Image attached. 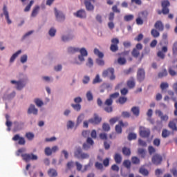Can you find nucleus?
I'll use <instances>...</instances> for the list:
<instances>
[{
    "label": "nucleus",
    "mask_w": 177,
    "mask_h": 177,
    "mask_svg": "<svg viewBox=\"0 0 177 177\" xmlns=\"http://www.w3.org/2000/svg\"><path fill=\"white\" fill-rule=\"evenodd\" d=\"M35 103L38 107H41V106H44V102L39 99H35Z\"/></svg>",
    "instance_id": "nucleus-50"
},
{
    "label": "nucleus",
    "mask_w": 177,
    "mask_h": 177,
    "mask_svg": "<svg viewBox=\"0 0 177 177\" xmlns=\"http://www.w3.org/2000/svg\"><path fill=\"white\" fill-rule=\"evenodd\" d=\"M102 129L105 132H109V131H110V124H109L108 123H104L102 124Z\"/></svg>",
    "instance_id": "nucleus-43"
},
{
    "label": "nucleus",
    "mask_w": 177,
    "mask_h": 177,
    "mask_svg": "<svg viewBox=\"0 0 177 177\" xmlns=\"http://www.w3.org/2000/svg\"><path fill=\"white\" fill-rule=\"evenodd\" d=\"M48 174L50 177L57 176V171L55 169H50L48 171Z\"/></svg>",
    "instance_id": "nucleus-24"
},
{
    "label": "nucleus",
    "mask_w": 177,
    "mask_h": 177,
    "mask_svg": "<svg viewBox=\"0 0 177 177\" xmlns=\"http://www.w3.org/2000/svg\"><path fill=\"white\" fill-rule=\"evenodd\" d=\"M169 136V131L167 129H163L162 131V137L165 138Z\"/></svg>",
    "instance_id": "nucleus-48"
},
{
    "label": "nucleus",
    "mask_w": 177,
    "mask_h": 177,
    "mask_svg": "<svg viewBox=\"0 0 177 177\" xmlns=\"http://www.w3.org/2000/svg\"><path fill=\"white\" fill-rule=\"evenodd\" d=\"M68 53H75L76 52H80V55L78 56V59L80 62H85V58L88 56V51L85 48H82L80 50L78 48L69 47L68 48Z\"/></svg>",
    "instance_id": "nucleus-1"
},
{
    "label": "nucleus",
    "mask_w": 177,
    "mask_h": 177,
    "mask_svg": "<svg viewBox=\"0 0 177 177\" xmlns=\"http://www.w3.org/2000/svg\"><path fill=\"white\" fill-rule=\"evenodd\" d=\"M11 84H16L18 91H21V88L26 86V84L23 83L21 81L16 82L15 80H11Z\"/></svg>",
    "instance_id": "nucleus-17"
},
{
    "label": "nucleus",
    "mask_w": 177,
    "mask_h": 177,
    "mask_svg": "<svg viewBox=\"0 0 177 177\" xmlns=\"http://www.w3.org/2000/svg\"><path fill=\"white\" fill-rule=\"evenodd\" d=\"M122 117H123V118H129L131 117V113L128 111H123L122 113Z\"/></svg>",
    "instance_id": "nucleus-57"
},
{
    "label": "nucleus",
    "mask_w": 177,
    "mask_h": 177,
    "mask_svg": "<svg viewBox=\"0 0 177 177\" xmlns=\"http://www.w3.org/2000/svg\"><path fill=\"white\" fill-rule=\"evenodd\" d=\"M3 14H1V17H3L4 15L8 24H12V20H10V18H9V12H8V7H6V5L3 6Z\"/></svg>",
    "instance_id": "nucleus-12"
},
{
    "label": "nucleus",
    "mask_w": 177,
    "mask_h": 177,
    "mask_svg": "<svg viewBox=\"0 0 177 177\" xmlns=\"http://www.w3.org/2000/svg\"><path fill=\"white\" fill-rule=\"evenodd\" d=\"M160 145H161V140L158 138H156L153 140V145L156 147H160Z\"/></svg>",
    "instance_id": "nucleus-56"
},
{
    "label": "nucleus",
    "mask_w": 177,
    "mask_h": 177,
    "mask_svg": "<svg viewBox=\"0 0 177 177\" xmlns=\"http://www.w3.org/2000/svg\"><path fill=\"white\" fill-rule=\"evenodd\" d=\"M140 135L142 138H149L150 136V129H146L145 127H140Z\"/></svg>",
    "instance_id": "nucleus-11"
},
{
    "label": "nucleus",
    "mask_w": 177,
    "mask_h": 177,
    "mask_svg": "<svg viewBox=\"0 0 177 177\" xmlns=\"http://www.w3.org/2000/svg\"><path fill=\"white\" fill-rule=\"evenodd\" d=\"M34 5V0H31L29 3V4L27 5V6L24 9V12H30V10L31 9V6Z\"/></svg>",
    "instance_id": "nucleus-37"
},
{
    "label": "nucleus",
    "mask_w": 177,
    "mask_h": 177,
    "mask_svg": "<svg viewBox=\"0 0 177 177\" xmlns=\"http://www.w3.org/2000/svg\"><path fill=\"white\" fill-rule=\"evenodd\" d=\"M131 55L132 56H133V57H139V55H140V52H139V50L136 48H133L131 52Z\"/></svg>",
    "instance_id": "nucleus-34"
},
{
    "label": "nucleus",
    "mask_w": 177,
    "mask_h": 177,
    "mask_svg": "<svg viewBox=\"0 0 177 177\" xmlns=\"http://www.w3.org/2000/svg\"><path fill=\"white\" fill-rule=\"evenodd\" d=\"M44 153L46 156H52V149H50L49 147H46Z\"/></svg>",
    "instance_id": "nucleus-49"
},
{
    "label": "nucleus",
    "mask_w": 177,
    "mask_h": 177,
    "mask_svg": "<svg viewBox=\"0 0 177 177\" xmlns=\"http://www.w3.org/2000/svg\"><path fill=\"white\" fill-rule=\"evenodd\" d=\"M28 114H35V115H37L38 114V109H36L35 105L31 104L28 109Z\"/></svg>",
    "instance_id": "nucleus-19"
},
{
    "label": "nucleus",
    "mask_w": 177,
    "mask_h": 177,
    "mask_svg": "<svg viewBox=\"0 0 177 177\" xmlns=\"http://www.w3.org/2000/svg\"><path fill=\"white\" fill-rule=\"evenodd\" d=\"M123 165L124 167H125V168H127V169H129L131 168V161L128 160H124Z\"/></svg>",
    "instance_id": "nucleus-47"
},
{
    "label": "nucleus",
    "mask_w": 177,
    "mask_h": 177,
    "mask_svg": "<svg viewBox=\"0 0 177 177\" xmlns=\"http://www.w3.org/2000/svg\"><path fill=\"white\" fill-rule=\"evenodd\" d=\"M124 21H131L133 20V15H125L124 17Z\"/></svg>",
    "instance_id": "nucleus-46"
},
{
    "label": "nucleus",
    "mask_w": 177,
    "mask_h": 177,
    "mask_svg": "<svg viewBox=\"0 0 177 177\" xmlns=\"http://www.w3.org/2000/svg\"><path fill=\"white\" fill-rule=\"evenodd\" d=\"M94 55L97 56L99 59H96V63L98 64V66H104V61L102 59L103 57H104V54L103 53L100 52L99 49L95 48L94 49Z\"/></svg>",
    "instance_id": "nucleus-3"
},
{
    "label": "nucleus",
    "mask_w": 177,
    "mask_h": 177,
    "mask_svg": "<svg viewBox=\"0 0 177 177\" xmlns=\"http://www.w3.org/2000/svg\"><path fill=\"white\" fill-rule=\"evenodd\" d=\"M158 75L159 78H162L163 77H167L168 75V72L167 71V69H164L160 72Z\"/></svg>",
    "instance_id": "nucleus-33"
},
{
    "label": "nucleus",
    "mask_w": 177,
    "mask_h": 177,
    "mask_svg": "<svg viewBox=\"0 0 177 177\" xmlns=\"http://www.w3.org/2000/svg\"><path fill=\"white\" fill-rule=\"evenodd\" d=\"M99 136H100V139H101V140H107V133H100Z\"/></svg>",
    "instance_id": "nucleus-53"
},
{
    "label": "nucleus",
    "mask_w": 177,
    "mask_h": 177,
    "mask_svg": "<svg viewBox=\"0 0 177 177\" xmlns=\"http://www.w3.org/2000/svg\"><path fill=\"white\" fill-rule=\"evenodd\" d=\"M169 128L173 131H177V119H174L169 122Z\"/></svg>",
    "instance_id": "nucleus-18"
},
{
    "label": "nucleus",
    "mask_w": 177,
    "mask_h": 177,
    "mask_svg": "<svg viewBox=\"0 0 177 177\" xmlns=\"http://www.w3.org/2000/svg\"><path fill=\"white\" fill-rule=\"evenodd\" d=\"M74 156L79 160H88L89 158V153H83L81 147H77L74 151Z\"/></svg>",
    "instance_id": "nucleus-2"
},
{
    "label": "nucleus",
    "mask_w": 177,
    "mask_h": 177,
    "mask_svg": "<svg viewBox=\"0 0 177 177\" xmlns=\"http://www.w3.org/2000/svg\"><path fill=\"white\" fill-rule=\"evenodd\" d=\"M127 100H128V98L126 97H120L118 99V103H120V104H124V103H127Z\"/></svg>",
    "instance_id": "nucleus-41"
},
{
    "label": "nucleus",
    "mask_w": 177,
    "mask_h": 177,
    "mask_svg": "<svg viewBox=\"0 0 177 177\" xmlns=\"http://www.w3.org/2000/svg\"><path fill=\"white\" fill-rule=\"evenodd\" d=\"M118 63L120 64V66H124V64L127 63V59L124 57H119L118 59Z\"/></svg>",
    "instance_id": "nucleus-38"
},
{
    "label": "nucleus",
    "mask_w": 177,
    "mask_h": 177,
    "mask_svg": "<svg viewBox=\"0 0 177 177\" xmlns=\"http://www.w3.org/2000/svg\"><path fill=\"white\" fill-rule=\"evenodd\" d=\"M48 34L50 37H55V35H56V29L50 28L48 32Z\"/></svg>",
    "instance_id": "nucleus-59"
},
{
    "label": "nucleus",
    "mask_w": 177,
    "mask_h": 177,
    "mask_svg": "<svg viewBox=\"0 0 177 177\" xmlns=\"http://www.w3.org/2000/svg\"><path fill=\"white\" fill-rule=\"evenodd\" d=\"M102 82V79L99 75H96L95 77L93 80V84H99Z\"/></svg>",
    "instance_id": "nucleus-42"
},
{
    "label": "nucleus",
    "mask_w": 177,
    "mask_h": 177,
    "mask_svg": "<svg viewBox=\"0 0 177 177\" xmlns=\"http://www.w3.org/2000/svg\"><path fill=\"white\" fill-rule=\"evenodd\" d=\"M151 162L154 165H160L162 162V156L158 153H156L153 156Z\"/></svg>",
    "instance_id": "nucleus-8"
},
{
    "label": "nucleus",
    "mask_w": 177,
    "mask_h": 177,
    "mask_svg": "<svg viewBox=\"0 0 177 177\" xmlns=\"http://www.w3.org/2000/svg\"><path fill=\"white\" fill-rule=\"evenodd\" d=\"M162 8H168V6H170L171 3H169V1L168 0H164L161 3Z\"/></svg>",
    "instance_id": "nucleus-44"
},
{
    "label": "nucleus",
    "mask_w": 177,
    "mask_h": 177,
    "mask_svg": "<svg viewBox=\"0 0 177 177\" xmlns=\"http://www.w3.org/2000/svg\"><path fill=\"white\" fill-rule=\"evenodd\" d=\"M168 71H169V74L171 77H175V75H177L176 71H175V66H170V67H169Z\"/></svg>",
    "instance_id": "nucleus-23"
},
{
    "label": "nucleus",
    "mask_w": 177,
    "mask_h": 177,
    "mask_svg": "<svg viewBox=\"0 0 177 177\" xmlns=\"http://www.w3.org/2000/svg\"><path fill=\"white\" fill-rule=\"evenodd\" d=\"M138 145L141 146V147H147V142L140 138L138 139Z\"/></svg>",
    "instance_id": "nucleus-36"
},
{
    "label": "nucleus",
    "mask_w": 177,
    "mask_h": 177,
    "mask_svg": "<svg viewBox=\"0 0 177 177\" xmlns=\"http://www.w3.org/2000/svg\"><path fill=\"white\" fill-rule=\"evenodd\" d=\"M88 122L93 125H99L102 122V118L95 113L93 118L88 120Z\"/></svg>",
    "instance_id": "nucleus-9"
},
{
    "label": "nucleus",
    "mask_w": 177,
    "mask_h": 177,
    "mask_svg": "<svg viewBox=\"0 0 177 177\" xmlns=\"http://www.w3.org/2000/svg\"><path fill=\"white\" fill-rule=\"evenodd\" d=\"M136 138H137L136 133H129V136H128L129 140H135Z\"/></svg>",
    "instance_id": "nucleus-45"
},
{
    "label": "nucleus",
    "mask_w": 177,
    "mask_h": 177,
    "mask_svg": "<svg viewBox=\"0 0 177 177\" xmlns=\"http://www.w3.org/2000/svg\"><path fill=\"white\" fill-rule=\"evenodd\" d=\"M124 156H131V149L129 148H127L126 147H123L122 148V150Z\"/></svg>",
    "instance_id": "nucleus-31"
},
{
    "label": "nucleus",
    "mask_w": 177,
    "mask_h": 177,
    "mask_svg": "<svg viewBox=\"0 0 177 177\" xmlns=\"http://www.w3.org/2000/svg\"><path fill=\"white\" fill-rule=\"evenodd\" d=\"M135 85H136L135 80L131 79V80L127 81V86L130 89L135 88Z\"/></svg>",
    "instance_id": "nucleus-27"
},
{
    "label": "nucleus",
    "mask_w": 177,
    "mask_h": 177,
    "mask_svg": "<svg viewBox=\"0 0 177 177\" xmlns=\"http://www.w3.org/2000/svg\"><path fill=\"white\" fill-rule=\"evenodd\" d=\"M173 55H177V42L174 44V46H173Z\"/></svg>",
    "instance_id": "nucleus-64"
},
{
    "label": "nucleus",
    "mask_w": 177,
    "mask_h": 177,
    "mask_svg": "<svg viewBox=\"0 0 177 177\" xmlns=\"http://www.w3.org/2000/svg\"><path fill=\"white\" fill-rule=\"evenodd\" d=\"M38 12H39V6H35V8L32 11V14H31L32 17H37V15H38Z\"/></svg>",
    "instance_id": "nucleus-25"
},
{
    "label": "nucleus",
    "mask_w": 177,
    "mask_h": 177,
    "mask_svg": "<svg viewBox=\"0 0 177 177\" xmlns=\"http://www.w3.org/2000/svg\"><path fill=\"white\" fill-rule=\"evenodd\" d=\"M118 96H120V93H118V92L112 93V94L110 95L109 98H107L106 100H111L113 102V99H117V97H118Z\"/></svg>",
    "instance_id": "nucleus-30"
},
{
    "label": "nucleus",
    "mask_w": 177,
    "mask_h": 177,
    "mask_svg": "<svg viewBox=\"0 0 177 177\" xmlns=\"http://www.w3.org/2000/svg\"><path fill=\"white\" fill-rule=\"evenodd\" d=\"M147 16H149V12L147 11H142L138 14V17L141 19H147Z\"/></svg>",
    "instance_id": "nucleus-32"
},
{
    "label": "nucleus",
    "mask_w": 177,
    "mask_h": 177,
    "mask_svg": "<svg viewBox=\"0 0 177 177\" xmlns=\"http://www.w3.org/2000/svg\"><path fill=\"white\" fill-rule=\"evenodd\" d=\"M104 110L106 113H113V101L111 100H106L104 103Z\"/></svg>",
    "instance_id": "nucleus-7"
},
{
    "label": "nucleus",
    "mask_w": 177,
    "mask_h": 177,
    "mask_svg": "<svg viewBox=\"0 0 177 177\" xmlns=\"http://www.w3.org/2000/svg\"><path fill=\"white\" fill-rule=\"evenodd\" d=\"M102 77H104V78H106V77H109V80H111V81H113V80H115V75H114V68H109L108 69L104 71L102 73Z\"/></svg>",
    "instance_id": "nucleus-4"
},
{
    "label": "nucleus",
    "mask_w": 177,
    "mask_h": 177,
    "mask_svg": "<svg viewBox=\"0 0 177 177\" xmlns=\"http://www.w3.org/2000/svg\"><path fill=\"white\" fill-rule=\"evenodd\" d=\"M131 162L136 165L140 164V160L136 156H133L131 158Z\"/></svg>",
    "instance_id": "nucleus-39"
},
{
    "label": "nucleus",
    "mask_w": 177,
    "mask_h": 177,
    "mask_svg": "<svg viewBox=\"0 0 177 177\" xmlns=\"http://www.w3.org/2000/svg\"><path fill=\"white\" fill-rule=\"evenodd\" d=\"M114 160L116 164H121L122 161V156L120 153H115L114 156Z\"/></svg>",
    "instance_id": "nucleus-22"
},
{
    "label": "nucleus",
    "mask_w": 177,
    "mask_h": 177,
    "mask_svg": "<svg viewBox=\"0 0 177 177\" xmlns=\"http://www.w3.org/2000/svg\"><path fill=\"white\" fill-rule=\"evenodd\" d=\"M26 138H27L28 140H32L34 139V134L32 133H26Z\"/></svg>",
    "instance_id": "nucleus-55"
},
{
    "label": "nucleus",
    "mask_w": 177,
    "mask_h": 177,
    "mask_svg": "<svg viewBox=\"0 0 177 177\" xmlns=\"http://www.w3.org/2000/svg\"><path fill=\"white\" fill-rule=\"evenodd\" d=\"M121 127H122V126H121L120 124H117L115 126V131H116L117 133H122V128Z\"/></svg>",
    "instance_id": "nucleus-58"
},
{
    "label": "nucleus",
    "mask_w": 177,
    "mask_h": 177,
    "mask_svg": "<svg viewBox=\"0 0 177 177\" xmlns=\"http://www.w3.org/2000/svg\"><path fill=\"white\" fill-rule=\"evenodd\" d=\"M111 44L110 46L111 52L115 53L118 50V44H120V39L118 38H113L111 40Z\"/></svg>",
    "instance_id": "nucleus-5"
},
{
    "label": "nucleus",
    "mask_w": 177,
    "mask_h": 177,
    "mask_svg": "<svg viewBox=\"0 0 177 177\" xmlns=\"http://www.w3.org/2000/svg\"><path fill=\"white\" fill-rule=\"evenodd\" d=\"M95 167L96 169H100V170L103 169V164H102L99 162H96L95 163Z\"/></svg>",
    "instance_id": "nucleus-54"
},
{
    "label": "nucleus",
    "mask_w": 177,
    "mask_h": 177,
    "mask_svg": "<svg viewBox=\"0 0 177 177\" xmlns=\"http://www.w3.org/2000/svg\"><path fill=\"white\" fill-rule=\"evenodd\" d=\"M154 27L158 31H164V24L161 21H157L154 24Z\"/></svg>",
    "instance_id": "nucleus-15"
},
{
    "label": "nucleus",
    "mask_w": 177,
    "mask_h": 177,
    "mask_svg": "<svg viewBox=\"0 0 177 177\" xmlns=\"http://www.w3.org/2000/svg\"><path fill=\"white\" fill-rule=\"evenodd\" d=\"M20 53H21V50H19L15 53H14L12 56L10 57V63H13L16 57H17V56H19Z\"/></svg>",
    "instance_id": "nucleus-26"
},
{
    "label": "nucleus",
    "mask_w": 177,
    "mask_h": 177,
    "mask_svg": "<svg viewBox=\"0 0 177 177\" xmlns=\"http://www.w3.org/2000/svg\"><path fill=\"white\" fill-rule=\"evenodd\" d=\"M12 140H14V142H17V140H19L18 145H20L21 146L26 145V140L24 139V138L20 137L19 134L15 135L12 138Z\"/></svg>",
    "instance_id": "nucleus-13"
},
{
    "label": "nucleus",
    "mask_w": 177,
    "mask_h": 177,
    "mask_svg": "<svg viewBox=\"0 0 177 177\" xmlns=\"http://www.w3.org/2000/svg\"><path fill=\"white\" fill-rule=\"evenodd\" d=\"M151 35L153 38H158V37H160V32H158L157 29H152L151 30Z\"/></svg>",
    "instance_id": "nucleus-28"
},
{
    "label": "nucleus",
    "mask_w": 177,
    "mask_h": 177,
    "mask_svg": "<svg viewBox=\"0 0 177 177\" xmlns=\"http://www.w3.org/2000/svg\"><path fill=\"white\" fill-rule=\"evenodd\" d=\"M156 113L160 118L161 121H167L169 119L168 115H163L160 110L156 111Z\"/></svg>",
    "instance_id": "nucleus-21"
},
{
    "label": "nucleus",
    "mask_w": 177,
    "mask_h": 177,
    "mask_svg": "<svg viewBox=\"0 0 177 177\" xmlns=\"http://www.w3.org/2000/svg\"><path fill=\"white\" fill-rule=\"evenodd\" d=\"M72 38H73V35L62 36V41L64 42H67V41H71Z\"/></svg>",
    "instance_id": "nucleus-52"
},
{
    "label": "nucleus",
    "mask_w": 177,
    "mask_h": 177,
    "mask_svg": "<svg viewBox=\"0 0 177 177\" xmlns=\"http://www.w3.org/2000/svg\"><path fill=\"white\" fill-rule=\"evenodd\" d=\"M148 151L150 156H151L152 154H154V153H156V148L153 146H149L148 147Z\"/></svg>",
    "instance_id": "nucleus-51"
},
{
    "label": "nucleus",
    "mask_w": 177,
    "mask_h": 177,
    "mask_svg": "<svg viewBox=\"0 0 177 177\" xmlns=\"http://www.w3.org/2000/svg\"><path fill=\"white\" fill-rule=\"evenodd\" d=\"M158 57H160V59H165V54L162 53V51H158L157 53Z\"/></svg>",
    "instance_id": "nucleus-62"
},
{
    "label": "nucleus",
    "mask_w": 177,
    "mask_h": 177,
    "mask_svg": "<svg viewBox=\"0 0 177 177\" xmlns=\"http://www.w3.org/2000/svg\"><path fill=\"white\" fill-rule=\"evenodd\" d=\"M21 156L23 158V160L26 161V162H28V161L31 160L32 161L38 160V156L34 155L33 153H22Z\"/></svg>",
    "instance_id": "nucleus-6"
},
{
    "label": "nucleus",
    "mask_w": 177,
    "mask_h": 177,
    "mask_svg": "<svg viewBox=\"0 0 177 177\" xmlns=\"http://www.w3.org/2000/svg\"><path fill=\"white\" fill-rule=\"evenodd\" d=\"M139 172L144 176H147V175H149V171L145 167H140L139 169Z\"/></svg>",
    "instance_id": "nucleus-29"
},
{
    "label": "nucleus",
    "mask_w": 177,
    "mask_h": 177,
    "mask_svg": "<svg viewBox=\"0 0 177 177\" xmlns=\"http://www.w3.org/2000/svg\"><path fill=\"white\" fill-rule=\"evenodd\" d=\"M162 15H169V8H168V7H162Z\"/></svg>",
    "instance_id": "nucleus-60"
},
{
    "label": "nucleus",
    "mask_w": 177,
    "mask_h": 177,
    "mask_svg": "<svg viewBox=\"0 0 177 177\" xmlns=\"http://www.w3.org/2000/svg\"><path fill=\"white\" fill-rule=\"evenodd\" d=\"M74 16L79 17L80 19H85L86 17V12L85 10H79L77 12L74 13Z\"/></svg>",
    "instance_id": "nucleus-14"
},
{
    "label": "nucleus",
    "mask_w": 177,
    "mask_h": 177,
    "mask_svg": "<svg viewBox=\"0 0 177 177\" xmlns=\"http://www.w3.org/2000/svg\"><path fill=\"white\" fill-rule=\"evenodd\" d=\"M86 65L87 66V67L90 68L93 66V60L92 59V58L88 59V62L86 64Z\"/></svg>",
    "instance_id": "nucleus-61"
},
{
    "label": "nucleus",
    "mask_w": 177,
    "mask_h": 177,
    "mask_svg": "<svg viewBox=\"0 0 177 177\" xmlns=\"http://www.w3.org/2000/svg\"><path fill=\"white\" fill-rule=\"evenodd\" d=\"M71 107H73L75 111H80L81 110V104H71Z\"/></svg>",
    "instance_id": "nucleus-35"
},
{
    "label": "nucleus",
    "mask_w": 177,
    "mask_h": 177,
    "mask_svg": "<svg viewBox=\"0 0 177 177\" xmlns=\"http://www.w3.org/2000/svg\"><path fill=\"white\" fill-rule=\"evenodd\" d=\"M118 120H120V118H111V119H110V120H109V123L111 124V125H114V124L115 123V122H117V121H118Z\"/></svg>",
    "instance_id": "nucleus-63"
},
{
    "label": "nucleus",
    "mask_w": 177,
    "mask_h": 177,
    "mask_svg": "<svg viewBox=\"0 0 177 177\" xmlns=\"http://www.w3.org/2000/svg\"><path fill=\"white\" fill-rule=\"evenodd\" d=\"M86 96L87 100H88V102L93 100V94H92V92L88 91L86 93Z\"/></svg>",
    "instance_id": "nucleus-40"
},
{
    "label": "nucleus",
    "mask_w": 177,
    "mask_h": 177,
    "mask_svg": "<svg viewBox=\"0 0 177 177\" xmlns=\"http://www.w3.org/2000/svg\"><path fill=\"white\" fill-rule=\"evenodd\" d=\"M55 13L56 19L58 20V21H62V20H64V15H63L62 12L57 10V8H55Z\"/></svg>",
    "instance_id": "nucleus-16"
},
{
    "label": "nucleus",
    "mask_w": 177,
    "mask_h": 177,
    "mask_svg": "<svg viewBox=\"0 0 177 177\" xmlns=\"http://www.w3.org/2000/svg\"><path fill=\"white\" fill-rule=\"evenodd\" d=\"M131 111L133 113L135 117H139V115L140 114V109L139 106H133Z\"/></svg>",
    "instance_id": "nucleus-20"
},
{
    "label": "nucleus",
    "mask_w": 177,
    "mask_h": 177,
    "mask_svg": "<svg viewBox=\"0 0 177 177\" xmlns=\"http://www.w3.org/2000/svg\"><path fill=\"white\" fill-rule=\"evenodd\" d=\"M145 69L143 68H138L137 72V80L139 81V82H142L145 80Z\"/></svg>",
    "instance_id": "nucleus-10"
}]
</instances>
